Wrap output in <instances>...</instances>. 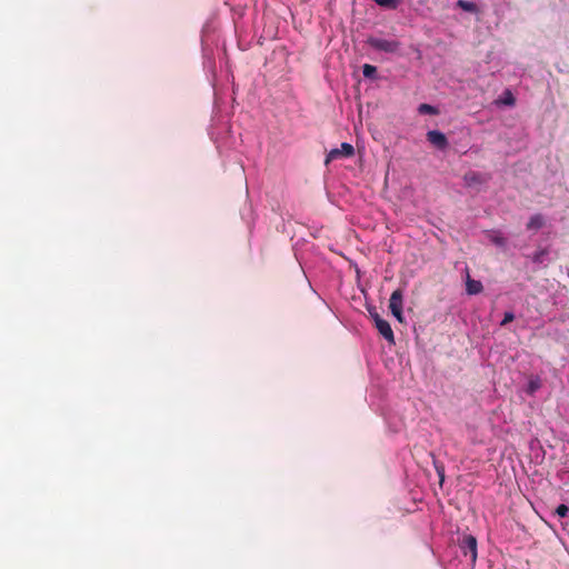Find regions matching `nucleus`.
<instances>
[{
  "instance_id": "nucleus-13",
  "label": "nucleus",
  "mask_w": 569,
  "mask_h": 569,
  "mask_svg": "<svg viewBox=\"0 0 569 569\" xmlns=\"http://www.w3.org/2000/svg\"><path fill=\"white\" fill-rule=\"evenodd\" d=\"M377 4L389 8V9H397L399 1L398 0H373Z\"/></svg>"
},
{
  "instance_id": "nucleus-18",
  "label": "nucleus",
  "mask_w": 569,
  "mask_h": 569,
  "mask_svg": "<svg viewBox=\"0 0 569 569\" xmlns=\"http://www.w3.org/2000/svg\"><path fill=\"white\" fill-rule=\"evenodd\" d=\"M492 242L496 243L497 246H505L506 241L502 237H493L492 239Z\"/></svg>"
},
{
  "instance_id": "nucleus-10",
  "label": "nucleus",
  "mask_w": 569,
  "mask_h": 569,
  "mask_svg": "<svg viewBox=\"0 0 569 569\" xmlns=\"http://www.w3.org/2000/svg\"><path fill=\"white\" fill-rule=\"evenodd\" d=\"M457 6L467 12H476L477 6L473 2L459 0Z\"/></svg>"
},
{
  "instance_id": "nucleus-5",
  "label": "nucleus",
  "mask_w": 569,
  "mask_h": 569,
  "mask_svg": "<svg viewBox=\"0 0 569 569\" xmlns=\"http://www.w3.org/2000/svg\"><path fill=\"white\" fill-rule=\"evenodd\" d=\"M427 140L440 150H445L448 147V139L445 133L438 130H430L427 132Z\"/></svg>"
},
{
  "instance_id": "nucleus-20",
  "label": "nucleus",
  "mask_w": 569,
  "mask_h": 569,
  "mask_svg": "<svg viewBox=\"0 0 569 569\" xmlns=\"http://www.w3.org/2000/svg\"><path fill=\"white\" fill-rule=\"evenodd\" d=\"M369 312H370L371 318H372V319H373V321H375V325L377 323V319H382V318L380 317V315L376 311V309H373V310H369Z\"/></svg>"
},
{
  "instance_id": "nucleus-14",
  "label": "nucleus",
  "mask_w": 569,
  "mask_h": 569,
  "mask_svg": "<svg viewBox=\"0 0 569 569\" xmlns=\"http://www.w3.org/2000/svg\"><path fill=\"white\" fill-rule=\"evenodd\" d=\"M377 72V68L371 64H365L362 68V73L367 78H373Z\"/></svg>"
},
{
  "instance_id": "nucleus-6",
  "label": "nucleus",
  "mask_w": 569,
  "mask_h": 569,
  "mask_svg": "<svg viewBox=\"0 0 569 569\" xmlns=\"http://www.w3.org/2000/svg\"><path fill=\"white\" fill-rule=\"evenodd\" d=\"M378 332L389 342L395 343V335L391 329L390 323L385 319H377V323L375 325Z\"/></svg>"
},
{
  "instance_id": "nucleus-7",
  "label": "nucleus",
  "mask_w": 569,
  "mask_h": 569,
  "mask_svg": "<svg viewBox=\"0 0 569 569\" xmlns=\"http://www.w3.org/2000/svg\"><path fill=\"white\" fill-rule=\"evenodd\" d=\"M488 179L489 178L487 176H485L480 172H477V171H468L463 176V181L468 187L483 184L488 181Z\"/></svg>"
},
{
  "instance_id": "nucleus-9",
  "label": "nucleus",
  "mask_w": 569,
  "mask_h": 569,
  "mask_svg": "<svg viewBox=\"0 0 569 569\" xmlns=\"http://www.w3.org/2000/svg\"><path fill=\"white\" fill-rule=\"evenodd\" d=\"M543 226H545V219H543L542 214L537 213V214H533L532 217H530V219L527 223V229L528 230H539Z\"/></svg>"
},
{
  "instance_id": "nucleus-1",
  "label": "nucleus",
  "mask_w": 569,
  "mask_h": 569,
  "mask_svg": "<svg viewBox=\"0 0 569 569\" xmlns=\"http://www.w3.org/2000/svg\"><path fill=\"white\" fill-rule=\"evenodd\" d=\"M367 43L378 50L387 53H395L400 49V42L397 40H388L377 37H369Z\"/></svg>"
},
{
  "instance_id": "nucleus-4",
  "label": "nucleus",
  "mask_w": 569,
  "mask_h": 569,
  "mask_svg": "<svg viewBox=\"0 0 569 569\" xmlns=\"http://www.w3.org/2000/svg\"><path fill=\"white\" fill-rule=\"evenodd\" d=\"M460 548L465 556H470L472 567L476 565L478 551H477V539L472 535H467L460 542Z\"/></svg>"
},
{
  "instance_id": "nucleus-19",
  "label": "nucleus",
  "mask_w": 569,
  "mask_h": 569,
  "mask_svg": "<svg viewBox=\"0 0 569 569\" xmlns=\"http://www.w3.org/2000/svg\"><path fill=\"white\" fill-rule=\"evenodd\" d=\"M543 254H545L543 250L536 252L535 256H533V261L535 262H541Z\"/></svg>"
},
{
  "instance_id": "nucleus-11",
  "label": "nucleus",
  "mask_w": 569,
  "mask_h": 569,
  "mask_svg": "<svg viewBox=\"0 0 569 569\" xmlns=\"http://www.w3.org/2000/svg\"><path fill=\"white\" fill-rule=\"evenodd\" d=\"M499 102L506 106H513L516 103V98L510 90H506Z\"/></svg>"
},
{
  "instance_id": "nucleus-2",
  "label": "nucleus",
  "mask_w": 569,
  "mask_h": 569,
  "mask_svg": "<svg viewBox=\"0 0 569 569\" xmlns=\"http://www.w3.org/2000/svg\"><path fill=\"white\" fill-rule=\"evenodd\" d=\"M402 307H403V289L398 288L396 289L389 299V309L393 317L399 321H403V315H402Z\"/></svg>"
},
{
  "instance_id": "nucleus-12",
  "label": "nucleus",
  "mask_w": 569,
  "mask_h": 569,
  "mask_svg": "<svg viewBox=\"0 0 569 569\" xmlns=\"http://www.w3.org/2000/svg\"><path fill=\"white\" fill-rule=\"evenodd\" d=\"M418 111L421 114H437L438 113V111L435 107L427 104V103H421L418 108Z\"/></svg>"
},
{
  "instance_id": "nucleus-15",
  "label": "nucleus",
  "mask_w": 569,
  "mask_h": 569,
  "mask_svg": "<svg viewBox=\"0 0 569 569\" xmlns=\"http://www.w3.org/2000/svg\"><path fill=\"white\" fill-rule=\"evenodd\" d=\"M568 512H569V508L566 505H559L556 508V515L559 516L560 518L567 517Z\"/></svg>"
},
{
  "instance_id": "nucleus-3",
  "label": "nucleus",
  "mask_w": 569,
  "mask_h": 569,
  "mask_svg": "<svg viewBox=\"0 0 569 569\" xmlns=\"http://www.w3.org/2000/svg\"><path fill=\"white\" fill-rule=\"evenodd\" d=\"M355 154V148L351 143L342 142L340 148L331 149L326 157V164L337 159L350 158Z\"/></svg>"
},
{
  "instance_id": "nucleus-8",
  "label": "nucleus",
  "mask_w": 569,
  "mask_h": 569,
  "mask_svg": "<svg viewBox=\"0 0 569 569\" xmlns=\"http://www.w3.org/2000/svg\"><path fill=\"white\" fill-rule=\"evenodd\" d=\"M483 290V286L479 280L470 277L468 269L466 270V291L468 295H478Z\"/></svg>"
},
{
  "instance_id": "nucleus-16",
  "label": "nucleus",
  "mask_w": 569,
  "mask_h": 569,
  "mask_svg": "<svg viewBox=\"0 0 569 569\" xmlns=\"http://www.w3.org/2000/svg\"><path fill=\"white\" fill-rule=\"evenodd\" d=\"M513 319L515 315L512 312H506L501 321V326H506L507 323L513 321Z\"/></svg>"
},
{
  "instance_id": "nucleus-17",
  "label": "nucleus",
  "mask_w": 569,
  "mask_h": 569,
  "mask_svg": "<svg viewBox=\"0 0 569 569\" xmlns=\"http://www.w3.org/2000/svg\"><path fill=\"white\" fill-rule=\"evenodd\" d=\"M539 388V383L537 381H530L528 386V392L533 393Z\"/></svg>"
}]
</instances>
